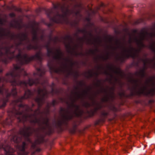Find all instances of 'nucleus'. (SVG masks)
<instances>
[{
    "label": "nucleus",
    "mask_w": 155,
    "mask_h": 155,
    "mask_svg": "<svg viewBox=\"0 0 155 155\" xmlns=\"http://www.w3.org/2000/svg\"><path fill=\"white\" fill-rule=\"evenodd\" d=\"M78 85L74 86L73 91L76 94H79L81 91L87 93L92 89L91 87H87L86 84L82 81L77 82Z\"/></svg>",
    "instance_id": "39448f33"
},
{
    "label": "nucleus",
    "mask_w": 155,
    "mask_h": 155,
    "mask_svg": "<svg viewBox=\"0 0 155 155\" xmlns=\"http://www.w3.org/2000/svg\"><path fill=\"white\" fill-rule=\"evenodd\" d=\"M96 51H98V50H97V49H96Z\"/></svg>",
    "instance_id": "4d7b16f0"
},
{
    "label": "nucleus",
    "mask_w": 155,
    "mask_h": 155,
    "mask_svg": "<svg viewBox=\"0 0 155 155\" xmlns=\"http://www.w3.org/2000/svg\"><path fill=\"white\" fill-rule=\"evenodd\" d=\"M76 76H78V73H77V72L76 73Z\"/></svg>",
    "instance_id": "a18cd8bd"
},
{
    "label": "nucleus",
    "mask_w": 155,
    "mask_h": 155,
    "mask_svg": "<svg viewBox=\"0 0 155 155\" xmlns=\"http://www.w3.org/2000/svg\"><path fill=\"white\" fill-rule=\"evenodd\" d=\"M78 53H76V55H78Z\"/></svg>",
    "instance_id": "5fc2aeb1"
},
{
    "label": "nucleus",
    "mask_w": 155,
    "mask_h": 155,
    "mask_svg": "<svg viewBox=\"0 0 155 155\" xmlns=\"http://www.w3.org/2000/svg\"><path fill=\"white\" fill-rule=\"evenodd\" d=\"M81 40L83 41L84 40V39L83 38H81Z\"/></svg>",
    "instance_id": "603ef678"
},
{
    "label": "nucleus",
    "mask_w": 155,
    "mask_h": 155,
    "mask_svg": "<svg viewBox=\"0 0 155 155\" xmlns=\"http://www.w3.org/2000/svg\"><path fill=\"white\" fill-rule=\"evenodd\" d=\"M94 74L91 72H88V78H92L94 76Z\"/></svg>",
    "instance_id": "c756f323"
},
{
    "label": "nucleus",
    "mask_w": 155,
    "mask_h": 155,
    "mask_svg": "<svg viewBox=\"0 0 155 155\" xmlns=\"http://www.w3.org/2000/svg\"><path fill=\"white\" fill-rule=\"evenodd\" d=\"M102 58L104 60H106L108 59L109 58V54H107V56L106 57H105L104 56H102Z\"/></svg>",
    "instance_id": "c85d7f7f"
},
{
    "label": "nucleus",
    "mask_w": 155,
    "mask_h": 155,
    "mask_svg": "<svg viewBox=\"0 0 155 155\" xmlns=\"http://www.w3.org/2000/svg\"><path fill=\"white\" fill-rule=\"evenodd\" d=\"M129 42L130 45V49H127L125 47L121 46V43L118 40L117 41V47L113 48L114 50H116L118 48H120L122 50V56L120 57V58L122 61H124L125 58H128L130 57L134 59L136 56H138L140 50H137L132 46L131 45L132 42L131 39L130 40Z\"/></svg>",
    "instance_id": "7ed1b4c3"
},
{
    "label": "nucleus",
    "mask_w": 155,
    "mask_h": 155,
    "mask_svg": "<svg viewBox=\"0 0 155 155\" xmlns=\"http://www.w3.org/2000/svg\"><path fill=\"white\" fill-rule=\"evenodd\" d=\"M155 78V77H154L153 79L146 80L144 84H142L141 82L138 80H132L133 86L131 88H129L132 91L140 93H150L153 92L155 91V82L154 80Z\"/></svg>",
    "instance_id": "f03ea898"
},
{
    "label": "nucleus",
    "mask_w": 155,
    "mask_h": 155,
    "mask_svg": "<svg viewBox=\"0 0 155 155\" xmlns=\"http://www.w3.org/2000/svg\"><path fill=\"white\" fill-rule=\"evenodd\" d=\"M0 24L2 25L3 24V22H2V20H0Z\"/></svg>",
    "instance_id": "79ce46f5"
},
{
    "label": "nucleus",
    "mask_w": 155,
    "mask_h": 155,
    "mask_svg": "<svg viewBox=\"0 0 155 155\" xmlns=\"http://www.w3.org/2000/svg\"><path fill=\"white\" fill-rule=\"evenodd\" d=\"M51 25H52V24H51V23H50V24H49V25H48V26H49V27H50V26H51Z\"/></svg>",
    "instance_id": "c03bdc74"
},
{
    "label": "nucleus",
    "mask_w": 155,
    "mask_h": 155,
    "mask_svg": "<svg viewBox=\"0 0 155 155\" xmlns=\"http://www.w3.org/2000/svg\"><path fill=\"white\" fill-rule=\"evenodd\" d=\"M12 119L11 118H7L6 120L5 124H6L10 125L12 122Z\"/></svg>",
    "instance_id": "a878e982"
},
{
    "label": "nucleus",
    "mask_w": 155,
    "mask_h": 155,
    "mask_svg": "<svg viewBox=\"0 0 155 155\" xmlns=\"http://www.w3.org/2000/svg\"><path fill=\"white\" fill-rule=\"evenodd\" d=\"M16 49L13 45L10 46H0V62L6 64L12 60L14 59L18 64H14L12 71L7 73L5 77H0V94L10 97L16 96L17 94L16 89L13 87L11 92L6 88L5 83L9 82L13 86L18 85L22 88L24 91V96L20 97H31L34 94L36 97H45L49 93L54 94L58 91L55 88V84L52 83L49 85L47 81L43 77L45 70L42 66L37 68V72L34 73L35 78L32 79L28 77V81H21V77L28 76L21 66L29 63L33 60H37L41 62L43 59L44 54L41 51L35 55L29 57L26 54L22 55L20 53L16 55H15ZM3 72L2 66H0V73Z\"/></svg>",
    "instance_id": "f257e3e1"
},
{
    "label": "nucleus",
    "mask_w": 155,
    "mask_h": 155,
    "mask_svg": "<svg viewBox=\"0 0 155 155\" xmlns=\"http://www.w3.org/2000/svg\"><path fill=\"white\" fill-rule=\"evenodd\" d=\"M90 53L91 54H95V52L94 51L91 50L90 51Z\"/></svg>",
    "instance_id": "f704fd0d"
},
{
    "label": "nucleus",
    "mask_w": 155,
    "mask_h": 155,
    "mask_svg": "<svg viewBox=\"0 0 155 155\" xmlns=\"http://www.w3.org/2000/svg\"><path fill=\"white\" fill-rule=\"evenodd\" d=\"M17 38L19 39V41L15 43V48L18 50L19 53L21 54V51L20 48H18V47L21 45H24V44L23 42V41H25L28 44L30 43V40L28 37V35L26 33H22L21 35L19 34L17 35Z\"/></svg>",
    "instance_id": "423d86ee"
},
{
    "label": "nucleus",
    "mask_w": 155,
    "mask_h": 155,
    "mask_svg": "<svg viewBox=\"0 0 155 155\" xmlns=\"http://www.w3.org/2000/svg\"><path fill=\"white\" fill-rule=\"evenodd\" d=\"M46 55L48 57L50 58L51 56L52 57V54H49V53H47Z\"/></svg>",
    "instance_id": "473e14b6"
},
{
    "label": "nucleus",
    "mask_w": 155,
    "mask_h": 155,
    "mask_svg": "<svg viewBox=\"0 0 155 155\" xmlns=\"http://www.w3.org/2000/svg\"><path fill=\"white\" fill-rule=\"evenodd\" d=\"M155 60V59H153V60H152V62L154 61Z\"/></svg>",
    "instance_id": "de8ad7c7"
},
{
    "label": "nucleus",
    "mask_w": 155,
    "mask_h": 155,
    "mask_svg": "<svg viewBox=\"0 0 155 155\" xmlns=\"http://www.w3.org/2000/svg\"><path fill=\"white\" fill-rule=\"evenodd\" d=\"M35 152H33L31 153V155H33L35 154Z\"/></svg>",
    "instance_id": "37998d69"
},
{
    "label": "nucleus",
    "mask_w": 155,
    "mask_h": 155,
    "mask_svg": "<svg viewBox=\"0 0 155 155\" xmlns=\"http://www.w3.org/2000/svg\"><path fill=\"white\" fill-rule=\"evenodd\" d=\"M32 34L33 35L32 41L35 44V45H33L31 43H28V45L26 46V48L27 50H30L33 49L35 50L38 49L39 47L38 45V38L37 35V31L34 28L33 29L32 31Z\"/></svg>",
    "instance_id": "0eeeda50"
},
{
    "label": "nucleus",
    "mask_w": 155,
    "mask_h": 155,
    "mask_svg": "<svg viewBox=\"0 0 155 155\" xmlns=\"http://www.w3.org/2000/svg\"><path fill=\"white\" fill-rule=\"evenodd\" d=\"M64 43L65 44V47L66 48L69 50L71 48V46L70 43H69L68 44H66L65 41H64Z\"/></svg>",
    "instance_id": "cd10ccee"
},
{
    "label": "nucleus",
    "mask_w": 155,
    "mask_h": 155,
    "mask_svg": "<svg viewBox=\"0 0 155 155\" xmlns=\"http://www.w3.org/2000/svg\"><path fill=\"white\" fill-rule=\"evenodd\" d=\"M135 40L137 45H138L139 47V49H137L139 50H140V51L139 52L140 53L141 51V48L145 47L146 45L143 43L141 41H139L137 38H135Z\"/></svg>",
    "instance_id": "dca6fc26"
},
{
    "label": "nucleus",
    "mask_w": 155,
    "mask_h": 155,
    "mask_svg": "<svg viewBox=\"0 0 155 155\" xmlns=\"http://www.w3.org/2000/svg\"><path fill=\"white\" fill-rule=\"evenodd\" d=\"M70 97H95L94 96H70Z\"/></svg>",
    "instance_id": "c9c22d12"
},
{
    "label": "nucleus",
    "mask_w": 155,
    "mask_h": 155,
    "mask_svg": "<svg viewBox=\"0 0 155 155\" xmlns=\"http://www.w3.org/2000/svg\"><path fill=\"white\" fill-rule=\"evenodd\" d=\"M26 145V144L25 142H23L22 145L19 147V150L20 151V152L19 153L20 155H27L28 154V153L25 152Z\"/></svg>",
    "instance_id": "ddd939ff"
},
{
    "label": "nucleus",
    "mask_w": 155,
    "mask_h": 155,
    "mask_svg": "<svg viewBox=\"0 0 155 155\" xmlns=\"http://www.w3.org/2000/svg\"><path fill=\"white\" fill-rule=\"evenodd\" d=\"M50 42L49 41L48 43V44L45 45V47L47 49V50L50 48V46H49L50 44Z\"/></svg>",
    "instance_id": "7c9ffc66"
},
{
    "label": "nucleus",
    "mask_w": 155,
    "mask_h": 155,
    "mask_svg": "<svg viewBox=\"0 0 155 155\" xmlns=\"http://www.w3.org/2000/svg\"><path fill=\"white\" fill-rule=\"evenodd\" d=\"M65 66L66 67H67V65H66V64Z\"/></svg>",
    "instance_id": "6e6d98bb"
},
{
    "label": "nucleus",
    "mask_w": 155,
    "mask_h": 155,
    "mask_svg": "<svg viewBox=\"0 0 155 155\" xmlns=\"http://www.w3.org/2000/svg\"><path fill=\"white\" fill-rule=\"evenodd\" d=\"M120 97H122V96H120ZM126 97H127V96H126Z\"/></svg>",
    "instance_id": "052dcab7"
},
{
    "label": "nucleus",
    "mask_w": 155,
    "mask_h": 155,
    "mask_svg": "<svg viewBox=\"0 0 155 155\" xmlns=\"http://www.w3.org/2000/svg\"><path fill=\"white\" fill-rule=\"evenodd\" d=\"M119 101L120 102L119 103V104L120 105H122L124 104V100L123 98V97H119Z\"/></svg>",
    "instance_id": "393cba45"
},
{
    "label": "nucleus",
    "mask_w": 155,
    "mask_h": 155,
    "mask_svg": "<svg viewBox=\"0 0 155 155\" xmlns=\"http://www.w3.org/2000/svg\"><path fill=\"white\" fill-rule=\"evenodd\" d=\"M2 147L6 152L5 155H13L12 153L14 152V150L10 146L8 145L6 146L3 145Z\"/></svg>",
    "instance_id": "9b49d317"
},
{
    "label": "nucleus",
    "mask_w": 155,
    "mask_h": 155,
    "mask_svg": "<svg viewBox=\"0 0 155 155\" xmlns=\"http://www.w3.org/2000/svg\"><path fill=\"white\" fill-rule=\"evenodd\" d=\"M41 40H43L44 38V36L43 35H41Z\"/></svg>",
    "instance_id": "58836bf2"
},
{
    "label": "nucleus",
    "mask_w": 155,
    "mask_h": 155,
    "mask_svg": "<svg viewBox=\"0 0 155 155\" xmlns=\"http://www.w3.org/2000/svg\"><path fill=\"white\" fill-rule=\"evenodd\" d=\"M111 80H112L111 78L109 80V81H110V82H111Z\"/></svg>",
    "instance_id": "8fccbe9b"
},
{
    "label": "nucleus",
    "mask_w": 155,
    "mask_h": 155,
    "mask_svg": "<svg viewBox=\"0 0 155 155\" xmlns=\"http://www.w3.org/2000/svg\"><path fill=\"white\" fill-rule=\"evenodd\" d=\"M76 129V126L75 125L70 130V131L71 133L74 134L75 133Z\"/></svg>",
    "instance_id": "aec40b11"
},
{
    "label": "nucleus",
    "mask_w": 155,
    "mask_h": 155,
    "mask_svg": "<svg viewBox=\"0 0 155 155\" xmlns=\"http://www.w3.org/2000/svg\"><path fill=\"white\" fill-rule=\"evenodd\" d=\"M134 64L137 66H138L139 65L138 62H136L135 63H134Z\"/></svg>",
    "instance_id": "e433bc0d"
},
{
    "label": "nucleus",
    "mask_w": 155,
    "mask_h": 155,
    "mask_svg": "<svg viewBox=\"0 0 155 155\" xmlns=\"http://www.w3.org/2000/svg\"><path fill=\"white\" fill-rule=\"evenodd\" d=\"M113 89H114V87H113Z\"/></svg>",
    "instance_id": "bf43d9fd"
},
{
    "label": "nucleus",
    "mask_w": 155,
    "mask_h": 155,
    "mask_svg": "<svg viewBox=\"0 0 155 155\" xmlns=\"http://www.w3.org/2000/svg\"><path fill=\"white\" fill-rule=\"evenodd\" d=\"M78 32H81L84 35V37L85 39L87 38V31L86 29H78Z\"/></svg>",
    "instance_id": "f3484780"
},
{
    "label": "nucleus",
    "mask_w": 155,
    "mask_h": 155,
    "mask_svg": "<svg viewBox=\"0 0 155 155\" xmlns=\"http://www.w3.org/2000/svg\"><path fill=\"white\" fill-rule=\"evenodd\" d=\"M47 53L52 54V58L54 60L57 62L60 61L62 59L63 54L60 49L56 50V53H54L51 48L47 50Z\"/></svg>",
    "instance_id": "6e6552de"
},
{
    "label": "nucleus",
    "mask_w": 155,
    "mask_h": 155,
    "mask_svg": "<svg viewBox=\"0 0 155 155\" xmlns=\"http://www.w3.org/2000/svg\"><path fill=\"white\" fill-rule=\"evenodd\" d=\"M155 63H154V65L153 66V67H155Z\"/></svg>",
    "instance_id": "864d4df0"
},
{
    "label": "nucleus",
    "mask_w": 155,
    "mask_h": 155,
    "mask_svg": "<svg viewBox=\"0 0 155 155\" xmlns=\"http://www.w3.org/2000/svg\"><path fill=\"white\" fill-rule=\"evenodd\" d=\"M154 102V101L153 100H150L148 101V103L149 104H151Z\"/></svg>",
    "instance_id": "72a5a7b5"
},
{
    "label": "nucleus",
    "mask_w": 155,
    "mask_h": 155,
    "mask_svg": "<svg viewBox=\"0 0 155 155\" xmlns=\"http://www.w3.org/2000/svg\"><path fill=\"white\" fill-rule=\"evenodd\" d=\"M94 74L96 75V77H97L98 75V74L97 73H95Z\"/></svg>",
    "instance_id": "a19ab883"
},
{
    "label": "nucleus",
    "mask_w": 155,
    "mask_h": 155,
    "mask_svg": "<svg viewBox=\"0 0 155 155\" xmlns=\"http://www.w3.org/2000/svg\"><path fill=\"white\" fill-rule=\"evenodd\" d=\"M104 73L106 75H110L111 78H114V75L112 74H110L109 73H108L106 71H105L104 72ZM114 79L116 82H117L118 81V79L116 77H114Z\"/></svg>",
    "instance_id": "6ab92c4d"
},
{
    "label": "nucleus",
    "mask_w": 155,
    "mask_h": 155,
    "mask_svg": "<svg viewBox=\"0 0 155 155\" xmlns=\"http://www.w3.org/2000/svg\"><path fill=\"white\" fill-rule=\"evenodd\" d=\"M87 44H89L91 45L94 44L95 45V44L94 42L92 41L91 39H88L87 41Z\"/></svg>",
    "instance_id": "bb28decb"
},
{
    "label": "nucleus",
    "mask_w": 155,
    "mask_h": 155,
    "mask_svg": "<svg viewBox=\"0 0 155 155\" xmlns=\"http://www.w3.org/2000/svg\"><path fill=\"white\" fill-rule=\"evenodd\" d=\"M89 34L91 37H92L93 36V35L91 33H89Z\"/></svg>",
    "instance_id": "ea45409f"
},
{
    "label": "nucleus",
    "mask_w": 155,
    "mask_h": 155,
    "mask_svg": "<svg viewBox=\"0 0 155 155\" xmlns=\"http://www.w3.org/2000/svg\"><path fill=\"white\" fill-rule=\"evenodd\" d=\"M40 149L38 148L36 149V152H39L40 151Z\"/></svg>",
    "instance_id": "4c0bfd02"
},
{
    "label": "nucleus",
    "mask_w": 155,
    "mask_h": 155,
    "mask_svg": "<svg viewBox=\"0 0 155 155\" xmlns=\"http://www.w3.org/2000/svg\"><path fill=\"white\" fill-rule=\"evenodd\" d=\"M108 113L106 112L104 110L101 112V114L102 117L98 120L96 122V124H98L100 123L103 122L104 121L105 117L107 115Z\"/></svg>",
    "instance_id": "f8f14e48"
},
{
    "label": "nucleus",
    "mask_w": 155,
    "mask_h": 155,
    "mask_svg": "<svg viewBox=\"0 0 155 155\" xmlns=\"http://www.w3.org/2000/svg\"><path fill=\"white\" fill-rule=\"evenodd\" d=\"M95 85L97 88L100 87L102 88V87H101V81L100 80H98L97 82L95 83Z\"/></svg>",
    "instance_id": "b1692460"
},
{
    "label": "nucleus",
    "mask_w": 155,
    "mask_h": 155,
    "mask_svg": "<svg viewBox=\"0 0 155 155\" xmlns=\"http://www.w3.org/2000/svg\"><path fill=\"white\" fill-rule=\"evenodd\" d=\"M103 97H115L114 96H103Z\"/></svg>",
    "instance_id": "49530a36"
},
{
    "label": "nucleus",
    "mask_w": 155,
    "mask_h": 155,
    "mask_svg": "<svg viewBox=\"0 0 155 155\" xmlns=\"http://www.w3.org/2000/svg\"><path fill=\"white\" fill-rule=\"evenodd\" d=\"M48 66L51 72H54L58 73L63 71L61 69H56L54 65V60L52 59H50L48 61Z\"/></svg>",
    "instance_id": "9d476101"
},
{
    "label": "nucleus",
    "mask_w": 155,
    "mask_h": 155,
    "mask_svg": "<svg viewBox=\"0 0 155 155\" xmlns=\"http://www.w3.org/2000/svg\"><path fill=\"white\" fill-rule=\"evenodd\" d=\"M9 15L11 17H15V14L13 13H10Z\"/></svg>",
    "instance_id": "2f4dec72"
},
{
    "label": "nucleus",
    "mask_w": 155,
    "mask_h": 155,
    "mask_svg": "<svg viewBox=\"0 0 155 155\" xmlns=\"http://www.w3.org/2000/svg\"><path fill=\"white\" fill-rule=\"evenodd\" d=\"M110 68L111 70L113 71L116 74H120L122 73V71L120 69L119 71H118L117 70H115L112 67H110Z\"/></svg>",
    "instance_id": "4be33fe9"
},
{
    "label": "nucleus",
    "mask_w": 155,
    "mask_h": 155,
    "mask_svg": "<svg viewBox=\"0 0 155 155\" xmlns=\"http://www.w3.org/2000/svg\"><path fill=\"white\" fill-rule=\"evenodd\" d=\"M93 113L94 114V110H93Z\"/></svg>",
    "instance_id": "13d9d810"
},
{
    "label": "nucleus",
    "mask_w": 155,
    "mask_h": 155,
    "mask_svg": "<svg viewBox=\"0 0 155 155\" xmlns=\"http://www.w3.org/2000/svg\"><path fill=\"white\" fill-rule=\"evenodd\" d=\"M143 64V66L142 69H141L140 72H136L135 73V75L137 76H140L142 78H144L146 75V70L147 69V63L148 61V59H140Z\"/></svg>",
    "instance_id": "1a4fd4ad"
},
{
    "label": "nucleus",
    "mask_w": 155,
    "mask_h": 155,
    "mask_svg": "<svg viewBox=\"0 0 155 155\" xmlns=\"http://www.w3.org/2000/svg\"><path fill=\"white\" fill-rule=\"evenodd\" d=\"M35 106L34 104H32V107H33Z\"/></svg>",
    "instance_id": "3c124183"
},
{
    "label": "nucleus",
    "mask_w": 155,
    "mask_h": 155,
    "mask_svg": "<svg viewBox=\"0 0 155 155\" xmlns=\"http://www.w3.org/2000/svg\"><path fill=\"white\" fill-rule=\"evenodd\" d=\"M64 39L65 40L70 41L71 42H72V38L70 35H66L64 38Z\"/></svg>",
    "instance_id": "412c9836"
},
{
    "label": "nucleus",
    "mask_w": 155,
    "mask_h": 155,
    "mask_svg": "<svg viewBox=\"0 0 155 155\" xmlns=\"http://www.w3.org/2000/svg\"><path fill=\"white\" fill-rule=\"evenodd\" d=\"M66 60L67 61H70L71 62V67L72 68V66L74 65V63L71 61H70L68 59H66ZM73 73V71H72V69H71V70L69 71L68 72V75H70L72 74Z\"/></svg>",
    "instance_id": "a211bd4d"
},
{
    "label": "nucleus",
    "mask_w": 155,
    "mask_h": 155,
    "mask_svg": "<svg viewBox=\"0 0 155 155\" xmlns=\"http://www.w3.org/2000/svg\"><path fill=\"white\" fill-rule=\"evenodd\" d=\"M0 35L1 37H2L3 36H9L11 40L14 39L15 35L14 34H10V31H8L7 33H6L4 31V33L2 34L0 32Z\"/></svg>",
    "instance_id": "2eb2a0df"
},
{
    "label": "nucleus",
    "mask_w": 155,
    "mask_h": 155,
    "mask_svg": "<svg viewBox=\"0 0 155 155\" xmlns=\"http://www.w3.org/2000/svg\"><path fill=\"white\" fill-rule=\"evenodd\" d=\"M8 100V97H2L0 101V108H3L4 107Z\"/></svg>",
    "instance_id": "4468645a"
},
{
    "label": "nucleus",
    "mask_w": 155,
    "mask_h": 155,
    "mask_svg": "<svg viewBox=\"0 0 155 155\" xmlns=\"http://www.w3.org/2000/svg\"><path fill=\"white\" fill-rule=\"evenodd\" d=\"M62 14H60L58 12H57L56 14L53 17L51 16V12H50L48 13L47 16L51 22L59 23L61 22L63 20L67 18L68 14L69 13V10L67 8L65 10L62 9Z\"/></svg>",
    "instance_id": "20e7f679"
},
{
    "label": "nucleus",
    "mask_w": 155,
    "mask_h": 155,
    "mask_svg": "<svg viewBox=\"0 0 155 155\" xmlns=\"http://www.w3.org/2000/svg\"><path fill=\"white\" fill-rule=\"evenodd\" d=\"M50 40H53L54 43H56L59 40V39L58 37H55L53 39L51 37H50Z\"/></svg>",
    "instance_id": "5701e85b"
},
{
    "label": "nucleus",
    "mask_w": 155,
    "mask_h": 155,
    "mask_svg": "<svg viewBox=\"0 0 155 155\" xmlns=\"http://www.w3.org/2000/svg\"><path fill=\"white\" fill-rule=\"evenodd\" d=\"M18 11H19V12H21V9H18Z\"/></svg>",
    "instance_id": "09e8293b"
}]
</instances>
